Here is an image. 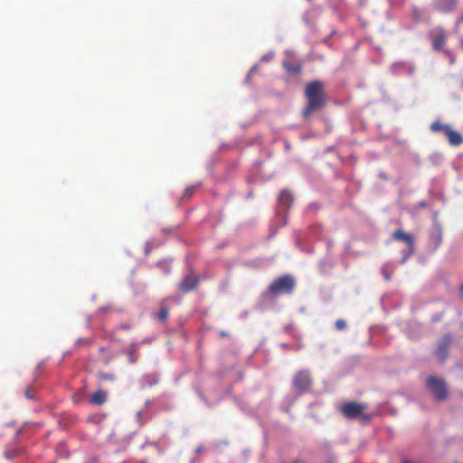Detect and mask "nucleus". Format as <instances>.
<instances>
[{
	"label": "nucleus",
	"mask_w": 463,
	"mask_h": 463,
	"mask_svg": "<svg viewBox=\"0 0 463 463\" xmlns=\"http://www.w3.org/2000/svg\"><path fill=\"white\" fill-rule=\"evenodd\" d=\"M307 104L302 111V117L307 120L310 116L324 109L327 102L326 85L323 81L316 80L308 82L304 90Z\"/></svg>",
	"instance_id": "obj_1"
},
{
	"label": "nucleus",
	"mask_w": 463,
	"mask_h": 463,
	"mask_svg": "<svg viewBox=\"0 0 463 463\" xmlns=\"http://www.w3.org/2000/svg\"><path fill=\"white\" fill-rule=\"evenodd\" d=\"M366 409L365 403L349 402L341 407V412L348 420L359 419L362 422L367 423L372 420L373 414L365 413Z\"/></svg>",
	"instance_id": "obj_2"
},
{
	"label": "nucleus",
	"mask_w": 463,
	"mask_h": 463,
	"mask_svg": "<svg viewBox=\"0 0 463 463\" xmlns=\"http://www.w3.org/2000/svg\"><path fill=\"white\" fill-rule=\"evenodd\" d=\"M295 280L289 275H284L274 280L269 287V291L273 296L290 294L295 288Z\"/></svg>",
	"instance_id": "obj_3"
},
{
	"label": "nucleus",
	"mask_w": 463,
	"mask_h": 463,
	"mask_svg": "<svg viewBox=\"0 0 463 463\" xmlns=\"http://www.w3.org/2000/svg\"><path fill=\"white\" fill-rule=\"evenodd\" d=\"M392 238L397 241H402L407 245V249L402 251V259L401 260L402 263L407 261V260L414 253V237L412 234L405 232L404 231L399 229L396 230L392 234Z\"/></svg>",
	"instance_id": "obj_4"
},
{
	"label": "nucleus",
	"mask_w": 463,
	"mask_h": 463,
	"mask_svg": "<svg viewBox=\"0 0 463 463\" xmlns=\"http://www.w3.org/2000/svg\"><path fill=\"white\" fill-rule=\"evenodd\" d=\"M293 385L299 393L307 392L312 385L310 373L307 370L298 372L293 378Z\"/></svg>",
	"instance_id": "obj_5"
},
{
	"label": "nucleus",
	"mask_w": 463,
	"mask_h": 463,
	"mask_svg": "<svg viewBox=\"0 0 463 463\" xmlns=\"http://www.w3.org/2000/svg\"><path fill=\"white\" fill-rule=\"evenodd\" d=\"M428 387L431 390L437 401H443L447 398V385L443 380L431 376L428 379Z\"/></svg>",
	"instance_id": "obj_6"
},
{
	"label": "nucleus",
	"mask_w": 463,
	"mask_h": 463,
	"mask_svg": "<svg viewBox=\"0 0 463 463\" xmlns=\"http://www.w3.org/2000/svg\"><path fill=\"white\" fill-rule=\"evenodd\" d=\"M199 282V277L191 272L183 278L178 285V289L182 293L190 292L197 288Z\"/></svg>",
	"instance_id": "obj_7"
},
{
	"label": "nucleus",
	"mask_w": 463,
	"mask_h": 463,
	"mask_svg": "<svg viewBox=\"0 0 463 463\" xmlns=\"http://www.w3.org/2000/svg\"><path fill=\"white\" fill-rule=\"evenodd\" d=\"M430 40L435 51H441L447 41V33L442 28H435L430 32Z\"/></svg>",
	"instance_id": "obj_8"
},
{
	"label": "nucleus",
	"mask_w": 463,
	"mask_h": 463,
	"mask_svg": "<svg viewBox=\"0 0 463 463\" xmlns=\"http://www.w3.org/2000/svg\"><path fill=\"white\" fill-rule=\"evenodd\" d=\"M450 343L451 337L449 335L444 336L439 342L436 350V356L440 362H444L447 359Z\"/></svg>",
	"instance_id": "obj_9"
},
{
	"label": "nucleus",
	"mask_w": 463,
	"mask_h": 463,
	"mask_svg": "<svg viewBox=\"0 0 463 463\" xmlns=\"http://www.w3.org/2000/svg\"><path fill=\"white\" fill-rule=\"evenodd\" d=\"M449 139V142L452 146H459L463 143V137L457 131L451 128L447 129V133L445 134Z\"/></svg>",
	"instance_id": "obj_10"
},
{
	"label": "nucleus",
	"mask_w": 463,
	"mask_h": 463,
	"mask_svg": "<svg viewBox=\"0 0 463 463\" xmlns=\"http://www.w3.org/2000/svg\"><path fill=\"white\" fill-rule=\"evenodd\" d=\"M292 202V194L288 190H283L279 196V203L285 209H289Z\"/></svg>",
	"instance_id": "obj_11"
},
{
	"label": "nucleus",
	"mask_w": 463,
	"mask_h": 463,
	"mask_svg": "<svg viewBox=\"0 0 463 463\" xmlns=\"http://www.w3.org/2000/svg\"><path fill=\"white\" fill-rule=\"evenodd\" d=\"M108 397V393L105 391L98 390L93 393L90 402L95 405H102L106 402Z\"/></svg>",
	"instance_id": "obj_12"
},
{
	"label": "nucleus",
	"mask_w": 463,
	"mask_h": 463,
	"mask_svg": "<svg viewBox=\"0 0 463 463\" xmlns=\"http://www.w3.org/2000/svg\"><path fill=\"white\" fill-rule=\"evenodd\" d=\"M283 67L287 72L290 74H298L302 71V65L300 63H293L290 61H285L283 62Z\"/></svg>",
	"instance_id": "obj_13"
},
{
	"label": "nucleus",
	"mask_w": 463,
	"mask_h": 463,
	"mask_svg": "<svg viewBox=\"0 0 463 463\" xmlns=\"http://www.w3.org/2000/svg\"><path fill=\"white\" fill-rule=\"evenodd\" d=\"M168 315H169L168 309L162 302L160 305V310L155 316L158 320L164 322L168 318Z\"/></svg>",
	"instance_id": "obj_14"
},
{
	"label": "nucleus",
	"mask_w": 463,
	"mask_h": 463,
	"mask_svg": "<svg viewBox=\"0 0 463 463\" xmlns=\"http://www.w3.org/2000/svg\"><path fill=\"white\" fill-rule=\"evenodd\" d=\"M450 126L449 125H443L439 121L432 122L430 125V130L433 132H439L442 131L444 134L447 133V129L449 128Z\"/></svg>",
	"instance_id": "obj_15"
},
{
	"label": "nucleus",
	"mask_w": 463,
	"mask_h": 463,
	"mask_svg": "<svg viewBox=\"0 0 463 463\" xmlns=\"http://www.w3.org/2000/svg\"><path fill=\"white\" fill-rule=\"evenodd\" d=\"M335 328L339 331H343L346 329V323L343 319H338L335 321Z\"/></svg>",
	"instance_id": "obj_16"
},
{
	"label": "nucleus",
	"mask_w": 463,
	"mask_h": 463,
	"mask_svg": "<svg viewBox=\"0 0 463 463\" xmlns=\"http://www.w3.org/2000/svg\"><path fill=\"white\" fill-rule=\"evenodd\" d=\"M195 188H196L195 185H191V186L187 187L184 192V197H185V198L191 197L193 195Z\"/></svg>",
	"instance_id": "obj_17"
},
{
	"label": "nucleus",
	"mask_w": 463,
	"mask_h": 463,
	"mask_svg": "<svg viewBox=\"0 0 463 463\" xmlns=\"http://www.w3.org/2000/svg\"><path fill=\"white\" fill-rule=\"evenodd\" d=\"M24 395L28 400H33L35 398L34 391L31 387L24 391Z\"/></svg>",
	"instance_id": "obj_18"
},
{
	"label": "nucleus",
	"mask_w": 463,
	"mask_h": 463,
	"mask_svg": "<svg viewBox=\"0 0 463 463\" xmlns=\"http://www.w3.org/2000/svg\"><path fill=\"white\" fill-rule=\"evenodd\" d=\"M83 397H84V392L80 391V392L73 395V401L75 402H80L82 401Z\"/></svg>",
	"instance_id": "obj_19"
},
{
	"label": "nucleus",
	"mask_w": 463,
	"mask_h": 463,
	"mask_svg": "<svg viewBox=\"0 0 463 463\" xmlns=\"http://www.w3.org/2000/svg\"><path fill=\"white\" fill-rule=\"evenodd\" d=\"M384 278L386 279V280H390L391 279L390 275L385 273V272H384Z\"/></svg>",
	"instance_id": "obj_20"
},
{
	"label": "nucleus",
	"mask_w": 463,
	"mask_h": 463,
	"mask_svg": "<svg viewBox=\"0 0 463 463\" xmlns=\"http://www.w3.org/2000/svg\"><path fill=\"white\" fill-rule=\"evenodd\" d=\"M120 327L123 328V329H128L129 328L128 326H125V325H122Z\"/></svg>",
	"instance_id": "obj_21"
},
{
	"label": "nucleus",
	"mask_w": 463,
	"mask_h": 463,
	"mask_svg": "<svg viewBox=\"0 0 463 463\" xmlns=\"http://www.w3.org/2000/svg\"><path fill=\"white\" fill-rule=\"evenodd\" d=\"M294 463H304V462L300 461V460H296V461H294Z\"/></svg>",
	"instance_id": "obj_22"
},
{
	"label": "nucleus",
	"mask_w": 463,
	"mask_h": 463,
	"mask_svg": "<svg viewBox=\"0 0 463 463\" xmlns=\"http://www.w3.org/2000/svg\"><path fill=\"white\" fill-rule=\"evenodd\" d=\"M402 463H411V462L407 461V460H403Z\"/></svg>",
	"instance_id": "obj_23"
},
{
	"label": "nucleus",
	"mask_w": 463,
	"mask_h": 463,
	"mask_svg": "<svg viewBox=\"0 0 463 463\" xmlns=\"http://www.w3.org/2000/svg\"><path fill=\"white\" fill-rule=\"evenodd\" d=\"M131 362L135 363L134 357H131Z\"/></svg>",
	"instance_id": "obj_24"
},
{
	"label": "nucleus",
	"mask_w": 463,
	"mask_h": 463,
	"mask_svg": "<svg viewBox=\"0 0 463 463\" xmlns=\"http://www.w3.org/2000/svg\"><path fill=\"white\" fill-rule=\"evenodd\" d=\"M131 362L135 363L134 357H131Z\"/></svg>",
	"instance_id": "obj_25"
},
{
	"label": "nucleus",
	"mask_w": 463,
	"mask_h": 463,
	"mask_svg": "<svg viewBox=\"0 0 463 463\" xmlns=\"http://www.w3.org/2000/svg\"><path fill=\"white\" fill-rule=\"evenodd\" d=\"M460 291L463 292V285L460 288Z\"/></svg>",
	"instance_id": "obj_26"
}]
</instances>
